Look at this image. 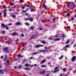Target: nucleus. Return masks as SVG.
I'll return each instance as SVG.
<instances>
[{"label":"nucleus","instance_id":"11","mask_svg":"<svg viewBox=\"0 0 76 76\" xmlns=\"http://www.w3.org/2000/svg\"><path fill=\"white\" fill-rule=\"evenodd\" d=\"M60 39L59 38H57L55 39L54 40L55 41H59Z\"/></svg>","mask_w":76,"mask_h":76},{"label":"nucleus","instance_id":"52","mask_svg":"<svg viewBox=\"0 0 76 76\" xmlns=\"http://www.w3.org/2000/svg\"><path fill=\"white\" fill-rule=\"evenodd\" d=\"M29 18H27L25 20H29Z\"/></svg>","mask_w":76,"mask_h":76},{"label":"nucleus","instance_id":"55","mask_svg":"<svg viewBox=\"0 0 76 76\" xmlns=\"http://www.w3.org/2000/svg\"><path fill=\"white\" fill-rule=\"evenodd\" d=\"M30 59H33V58L32 57H31L30 58Z\"/></svg>","mask_w":76,"mask_h":76},{"label":"nucleus","instance_id":"21","mask_svg":"<svg viewBox=\"0 0 76 76\" xmlns=\"http://www.w3.org/2000/svg\"><path fill=\"white\" fill-rule=\"evenodd\" d=\"M70 2H69V3L67 4V6H68V7H69V5H70Z\"/></svg>","mask_w":76,"mask_h":76},{"label":"nucleus","instance_id":"37","mask_svg":"<svg viewBox=\"0 0 76 76\" xmlns=\"http://www.w3.org/2000/svg\"><path fill=\"white\" fill-rule=\"evenodd\" d=\"M69 47V45H67L66 46V47Z\"/></svg>","mask_w":76,"mask_h":76},{"label":"nucleus","instance_id":"19","mask_svg":"<svg viewBox=\"0 0 76 76\" xmlns=\"http://www.w3.org/2000/svg\"><path fill=\"white\" fill-rule=\"evenodd\" d=\"M13 5H14V3H11V4H10V6H13Z\"/></svg>","mask_w":76,"mask_h":76},{"label":"nucleus","instance_id":"13","mask_svg":"<svg viewBox=\"0 0 76 76\" xmlns=\"http://www.w3.org/2000/svg\"><path fill=\"white\" fill-rule=\"evenodd\" d=\"M45 61V60H43L42 61V62H41V64H42V63H44Z\"/></svg>","mask_w":76,"mask_h":76},{"label":"nucleus","instance_id":"1","mask_svg":"<svg viewBox=\"0 0 76 76\" xmlns=\"http://www.w3.org/2000/svg\"><path fill=\"white\" fill-rule=\"evenodd\" d=\"M3 50L4 51H5V52H7V53H9V51H7V48H3Z\"/></svg>","mask_w":76,"mask_h":76},{"label":"nucleus","instance_id":"32","mask_svg":"<svg viewBox=\"0 0 76 76\" xmlns=\"http://www.w3.org/2000/svg\"><path fill=\"white\" fill-rule=\"evenodd\" d=\"M70 27L69 26H68L67 27V29H70Z\"/></svg>","mask_w":76,"mask_h":76},{"label":"nucleus","instance_id":"29","mask_svg":"<svg viewBox=\"0 0 76 76\" xmlns=\"http://www.w3.org/2000/svg\"><path fill=\"white\" fill-rule=\"evenodd\" d=\"M15 42H18V39L15 40Z\"/></svg>","mask_w":76,"mask_h":76},{"label":"nucleus","instance_id":"43","mask_svg":"<svg viewBox=\"0 0 76 76\" xmlns=\"http://www.w3.org/2000/svg\"><path fill=\"white\" fill-rule=\"evenodd\" d=\"M26 25H28V23H26Z\"/></svg>","mask_w":76,"mask_h":76},{"label":"nucleus","instance_id":"60","mask_svg":"<svg viewBox=\"0 0 76 76\" xmlns=\"http://www.w3.org/2000/svg\"><path fill=\"white\" fill-rule=\"evenodd\" d=\"M6 29H9V28L8 27H6Z\"/></svg>","mask_w":76,"mask_h":76},{"label":"nucleus","instance_id":"47","mask_svg":"<svg viewBox=\"0 0 76 76\" xmlns=\"http://www.w3.org/2000/svg\"><path fill=\"white\" fill-rule=\"evenodd\" d=\"M25 15H26V16H28V14H25Z\"/></svg>","mask_w":76,"mask_h":76},{"label":"nucleus","instance_id":"6","mask_svg":"<svg viewBox=\"0 0 76 76\" xmlns=\"http://www.w3.org/2000/svg\"><path fill=\"white\" fill-rule=\"evenodd\" d=\"M43 7L45 9V10H48L47 8V7L45 5H44L43 6Z\"/></svg>","mask_w":76,"mask_h":76},{"label":"nucleus","instance_id":"3","mask_svg":"<svg viewBox=\"0 0 76 76\" xmlns=\"http://www.w3.org/2000/svg\"><path fill=\"white\" fill-rule=\"evenodd\" d=\"M7 25H4V24H2L1 25V26H2V28H4L5 27H7Z\"/></svg>","mask_w":76,"mask_h":76},{"label":"nucleus","instance_id":"20","mask_svg":"<svg viewBox=\"0 0 76 76\" xmlns=\"http://www.w3.org/2000/svg\"><path fill=\"white\" fill-rule=\"evenodd\" d=\"M22 67V65H20L18 67V68H21Z\"/></svg>","mask_w":76,"mask_h":76},{"label":"nucleus","instance_id":"24","mask_svg":"<svg viewBox=\"0 0 76 76\" xmlns=\"http://www.w3.org/2000/svg\"><path fill=\"white\" fill-rule=\"evenodd\" d=\"M0 73H3V71H1V70H0Z\"/></svg>","mask_w":76,"mask_h":76},{"label":"nucleus","instance_id":"48","mask_svg":"<svg viewBox=\"0 0 76 76\" xmlns=\"http://www.w3.org/2000/svg\"><path fill=\"white\" fill-rule=\"evenodd\" d=\"M42 22H43V23H45V22L44 21V20H42Z\"/></svg>","mask_w":76,"mask_h":76},{"label":"nucleus","instance_id":"23","mask_svg":"<svg viewBox=\"0 0 76 76\" xmlns=\"http://www.w3.org/2000/svg\"><path fill=\"white\" fill-rule=\"evenodd\" d=\"M71 20H74V18L72 17Z\"/></svg>","mask_w":76,"mask_h":76},{"label":"nucleus","instance_id":"53","mask_svg":"<svg viewBox=\"0 0 76 76\" xmlns=\"http://www.w3.org/2000/svg\"><path fill=\"white\" fill-rule=\"evenodd\" d=\"M15 69H18V67H15Z\"/></svg>","mask_w":76,"mask_h":76},{"label":"nucleus","instance_id":"51","mask_svg":"<svg viewBox=\"0 0 76 76\" xmlns=\"http://www.w3.org/2000/svg\"><path fill=\"white\" fill-rule=\"evenodd\" d=\"M69 43V41H67L66 42V44H68V43Z\"/></svg>","mask_w":76,"mask_h":76},{"label":"nucleus","instance_id":"17","mask_svg":"<svg viewBox=\"0 0 76 76\" xmlns=\"http://www.w3.org/2000/svg\"><path fill=\"white\" fill-rule=\"evenodd\" d=\"M25 7L23 6H22V5L21 6V8L22 9H24Z\"/></svg>","mask_w":76,"mask_h":76},{"label":"nucleus","instance_id":"5","mask_svg":"<svg viewBox=\"0 0 76 76\" xmlns=\"http://www.w3.org/2000/svg\"><path fill=\"white\" fill-rule=\"evenodd\" d=\"M40 74H44L45 73V71H42L40 72Z\"/></svg>","mask_w":76,"mask_h":76},{"label":"nucleus","instance_id":"46","mask_svg":"<svg viewBox=\"0 0 76 76\" xmlns=\"http://www.w3.org/2000/svg\"><path fill=\"white\" fill-rule=\"evenodd\" d=\"M49 39H50V40H52V38H49Z\"/></svg>","mask_w":76,"mask_h":76},{"label":"nucleus","instance_id":"63","mask_svg":"<svg viewBox=\"0 0 76 76\" xmlns=\"http://www.w3.org/2000/svg\"><path fill=\"white\" fill-rule=\"evenodd\" d=\"M34 66H37V64H34Z\"/></svg>","mask_w":76,"mask_h":76},{"label":"nucleus","instance_id":"18","mask_svg":"<svg viewBox=\"0 0 76 76\" xmlns=\"http://www.w3.org/2000/svg\"><path fill=\"white\" fill-rule=\"evenodd\" d=\"M42 43H43V44H45V41H43L42 42Z\"/></svg>","mask_w":76,"mask_h":76},{"label":"nucleus","instance_id":"64","mask_svg":"<svg viewBox=\"0 0 76 76\" xmlns=\"http://www.w3.org/2000/svg\"><path fill=\"white\" fill-rule=\"evenodd\" d=\"M75 18H76V14L75 15Z\"/></svg>","mask_w":76,"mask_h":76},{"label":"nucleus","instance_id":"38","mask_svg":"<svg viewBox=\"0 0 76 76\" xmlns=\"http://www.w3.org/2000/svg\"><path fill=\"white\" fill-rule=\"evenodd\" d=\"M12 25V23H10V24H9L8 25V26H11Z\"/></svg>","mask_w":76,"mask_h":76},{"label":"nucleus","instance_id":"15","mask_svg":"<svg viewBox=\"0 0 76 76\" xmlns=\"http://www.w3.org/2000/svg\"><path fill=\"white\" fill-rule=\"evenodd\" d=\"M26 12H27V11H23V10H22V13H26Z\"/></svg>","mask_w":76,"mask_h":76},{"label":"nucleus","instance_id":"41","mask_svg":"<svg viewBox=\"0 0 76 76\" xmlns=\"http://www.w3.org/2000/svg\"><path fill=\"white\" fill-rule=\"evenodd\" d=\"M5 58H6V59H7V55H6L5 56Z\"/></svg>","mask_w":76,"mask_h":76},{"label":"nucleus","instance_id":"44","mask_svg":"<svg viewBox=\"0 0 76 76\" xmlns=\"http://www.w3.org/2000/svg\"><path fill=\"white\" fill-rule=\"evenodd\" d=\"M45 50H47V49H48V48H47V47H46L45 48Z\"/></svg>","mask_w":76,"mask_h":76},{"label":"nucleus","instance_id":"14","mask_svg":"<svg viewBox=\"0 0 76 76\" xmlns=\"http://www.w3.org/2000/svg\"><path fill=\"white\" fill-rule=\"evenodd\" d=\"M29 19L30 20V21H31V22L33 21V19H32V18H29Z\"/></svg>","mask_w":76,"mask_h":76},{"label":"nucleus","instance_id":"57","mask_svg":"<svg viewBox=\"0 0 76 76\" xmlns=\"http://www.w3.org/2000/svg\"><path fill=\"white\" fill-rule=\"evenodd\" d=\"M26 6L27 7H28L29 6V5H26Z\"/></svg>","mask_w":76,"mask_h":76},{"label":"nucleus","instance_id":"9","mask_svg":"<svg viewBox=\"0 0 76 76\" xmlns=\"http://www.w3.org/2000/svg\"><path fill=\"white\" fill-rule=\"evenodd\" d=\"M18 57H23V55H21L20 54H19L18 55Z\"/></svg>","mask_w":76,"mask_h":76},{"label":"nucleus","instance_id":"2","mask_svg":"<svg viewBox=\"0 0 76 76\" xmlns=\"http://www.w3.org/2000/svg\"><path fill=\"white\" fill-rule=\"evenodd\" d=\"M43 47V45H38L35 46V48H39V47Z\"/></svg>","mask_w":76,"mask_h":76},{"label":"nucleus","instance_id":"42","mask_svg":"<svg viewBox=\"0 0 76 76\" xmlns=\"http://www.w3.org/2000/svg\"><path fill=\"white\" fill-rule=\"evenodd\" d=\"M21 36H22V37H24V35L23 34H21Z\"/></svg>","mask_w":76,"mask_h":76},{"label":"nucleus","instance_id":"12","mask_svg":"<svg viewBox=\"0 0 76 76\" xmlns=\"http://www.w3.org/2000/svg\"><path fill=\"white\" fill-rule=\"evenodd\" d=\"M41 67H46L47 66L46 65H41Z\"/></svg>","mask_w":76,"mask_h":76},{"label":"nucleus","instance_id":"39","mask_svg":"<svg viewBox=\"0 0 76 76\" xmlns=\"http://www.w3.org/2000/svg\"><path fill=\"white\" fill-rule=\"evenodd\" d=\"M34 36H35V35L33 36H32V37L31 38V39H32V38H34Z\"/></svg>","mask_w":76,"mask_h":76},{"label":"nucleus","instance_id":"16","mask_svg":"<svg viewBox=\"0 0 76 76\" xmlns=\"http://www.w3.org/2000/svg\"><path fill=\"white\" fill-rule=\"evenodd\" d=\"M15 25H20V23H15Z\"/></svg>","mask_w":76,"mask_h":76},{"label":"nucleus","instance_id":"7","mask_svg":"<svg viewBox=\"0 0 76 76\" xmlns=\"http://www.w3.org/2000/svg\"><path fill=\"white\" fill-rule=\"evenodd\" d=\"M45 51H48V50H41L40 51V52H45Z\"/></svg>","mask_w":76,"mask_h":76},{"label":"nucleus","instance_id":"61","mask_svg":"<svg viewBox=\"0 0 76 76\" xmlns=\"http://www.w3.org/2000/svg\"><path fill=\"white\" fill-rule=\"evenodd\" d=\"M2 33H4L5 32V31H2Z\"/></svg>","mask_w":76,"mask_h":76},{"label":"nucleus","instance_id":"62","mask_svg":"<svg viewBox=\"0 0 76 76\" xmlns=\"http://www.w3.org/2000/svg\"><path fill=\"white\" fill-rule=\"evenodd\" d=\"M63 56H61V58H63Z\"/></svg>","mask_w":76,"mask_h":76},{"label":"nucleus","instance_id":"56","mask_svg":"<svg viewBox=\"0 0 76 76\" xmlns=\"http://www.w3.org/2000/svg\"><path fill=\"white\" fill-rule=\"evenodd\" d=\"M1 58H3V56H1Z\"/></svg>","mask_w":76,"mask_h":76},{"label":"nucleus","instance_id":"8","mask_svg":"<svg viewBox=\"0 0 76 76\" xmlns=\"http://www.w3.org/2000/svg\"><path fill=\"white\" fill-rule=\"evenodd\" d=\"M18 35V33H12V35L14 36V35Z\"/></svg>","mask_w":76,"mask_h":76},{"label":"nucleus","instance_id":"26","mask_svg":"<svg viewBox=\"0 0 76 76\" xmlns=\"http://www.w3.org/2000/svg\"><path fill=\"white\" fill-rule=\"evenodd\" d=\"M64 13H67V12L66 11H65L63 12Z\"/></svg>","mask_w":76,"mask_h":76},{"label":"nucleus","instance_id":"35","mask_svg":"<svg viewBox=\"0 0 76 76\" xmlns=\"http://www.w3.org/2000/svg\"><path fill=\"white\" fill-rule=\"evenodd\" d=\"M66 69L64 68V69H63V71H66Z\"/></svg>","mask_w":76,"mask_h":76},{"label":"nucleus","instance_id":"33","mask_svg":"<svg viewBox=\"0 0 76 76\" xmlns=\"http://www.w3.org/2000/svg\"><path fill=\"white\" fill-rule=\"evenodd\" d=\"M34 9H32L31 10V12H34Z\"/></svg>","mask_w":76,"mask_h":76},{"label":"nucleus","instance_id":"59","mask_svg":"<svg viewBox=\"0 0 76 76\" xmlns=\"http://www.w3.org/2000/svg\"><path fill=\"white\" fill-rule=\"evenodd\" d=\"M2 14V13H1V12L0 14V16H1Z\"/></svg>","mask_w":76,"mask_h":76},{"label":"nucleus","instance_id":"30","mask_svg":"<svg viewBox=\"0 0 76 76\" xmlns=\"http://www.w3.org/2000/svg\"><path fill=\"white\" fill-rule=\"evenodd\" d=\"M58 69V67H56L54 69V70H56V69Z\"/></svg>","mask_w":76,"mask_h":76},{"label":"nucleus","instance_id":"22","mask_svg":"<svg viewBox=\"0 0 76 76\" xmlns=\"http://www.w3.org/2000/svg\"><path fill=\"white\" fill-rule=\"evenodd\" d=\"M38 54V53L37 52H35V53H33V54Z\"/></svg>","mask_w":76,"mask_h":76},{"label":"nucleus","instance_id":"27","mask_svg":"<svg viewBox=\"0 0 76 76\" xmlns=\"http://www.w3.org/2000/svg\"><path fill=\"white\" fill-rule=\"evenodd\" d=\"M56 20V18H55L53 20V22H55Z\"/></svg>","mask_w":76,"mask_h":76},{"label":"nucleus","instance_id":"34","mask_svg":"<svg viewBox=\"0 0 76 76\" xmlns=\"http://www.w3.org/2000/svg\"><path fill=\"white\" fill-rule=\"evenodd\" d=\"M75 6H76V5H75V4H74V5L73 6V9H74V8H75Z\"/></svg>","mask_w":76,"mask_h":76},{"label":"nucleus","instance_id":"58","mask_svg":"<svg viewBox=\"0 0 76 76\" xmlns=\"http://www.w3.org/2000/svg\"><path fill=\"white\" fill-rule=\"evenodd\" d=\"M6 63H7V64H8V63H8V61H7Z\"/></svg>","mask_w":76,"mask_h":76},{"label":"nucleus","instance_id":"10","mask_svg":"<svg viewBox=\"0 0 76 76\" xmlns=\"http://www.w3.org/2000/svg\"><path fill=\"white\" fill-rule=\"evenodd\" d=\"M6 16H7V13L5 12L4 14V18H6Z\"/></svg>","mask_w":76,"mask_h":76},{"label":"nucleus","instance_id":"25","mask_svg":"<svg viewBox=\"0 0 76 76\" xmlns=\"http://www.w3.org/2000/svg\"><path fill=\"white\" fill-rule=\"evenodd\" d=\"M66 15L67 16H70V14L69 13H68L66 14Z\"/></svg>","mask_w":76,"mask_h":76},{"label":"nucleus","instance_id":"4","mask_svg":"<svg viewBox=\"0 0 76 76\" xmlns=\"http://www.w3.org/2000/svg\"><path fill=\"white\" fill-rule=\"evenodd\" d=\"M75 58H76V56H74L72 58V61H74L75 60Z\"/></svg>","mask_w":76,"mask_h":76},{"label":"nucleus","instance_id":"54","mask_svg":"<svg viewBox=\"0 0 76 76\" xmlns=\"http://www.w3.org/2000/svg\"><path fill=\"white\" fill-rule=\"evenodd\" d=\"M5 43H7L8 44H9V43H10V42H5Z\"/></svg>","mask_w":76,"mask_h":76},{"label":"nucleus","instance_id":"49","mask_svg":"<svg viewBox=\"0 0 76 76\" xmlns=\"http://www.w3.org/2000/svg\"><path fill=\"white\" fill-rule=\"evenodd\" d=\"M25 69H26V70H27L28 69V68H25Z\"/></svg>","mask_w":76,"mask_h":76},{"label":"nucleus","instance_id":"36","mask_svg":"<svg viewBox=\"0 0 76 76\" xmlns=\"http://www.w3.org/2000/svg\"><path fill=\"white\" fill-rule=\"evenodd\" d=\"M57 71H58V69H57V70H55L54 71V72H57Z\"/></svg>","mask_w":76,"mask_h":76},{"label":"nucleus","instance_id":"50","mask_svg":"<svg viewBox=\"0 0 76 76\" xmlns=\"http://www.w3.org/2000/svg\"><path fill=\"white\" fill-rule=\"evenodd\" d=\"M39 30H42V28H39Z\"/></svg>","mask_w":76,"mask_h":76},{"label":"nucleus","instance_id":"40","mask_svg":"<svg viewBox=\"0 0 76 76\" xmlns=\"http://www.w3.org/2000/svg\"><path fill=\"white\" fill-rule=\"evenodd\" d=\"M31 28H32V30H34V28H33L32 26L31 27Z\"/></svg>","mask_w":76,"mask_h":76},{"label":"nucleus","instance_id":"28","mask_svg":"<svg viewBox=\"0 0 76 76\" xmlns=\"http://www.w3.org/2000/svg\"><path fill=\"white\" fill-rule=\"evenodd\" d=\"M12 18H14L15 17H16V15H12Z\"/></svg>","mask_w":76,"mask_h":76},{"label":"nucleus","instance_id":"45","mask_svg":"<svg viewBox=\"0 0 76 76\" xmlns=\"http://www.w3.org/2000/svg\"><path fill=\"white\" fill-rule=\"evenodd\" d=\"M59 76H63V74H60Z\"/></svg>","mask_w":76,"mask_h":76},{"label":"nucleus","instance_id":"31","mask_svg":"<svg viewBox=\"0 0 76 76\" xmlns=\"http://www.w3.org/2000/svg\"><path fill=\"white\" fill-rule=\"evenodd\" d=\"M25 66H29V64H25Z\"/></svg>","mask_w":76,"mask_h":76}]
</instances>
